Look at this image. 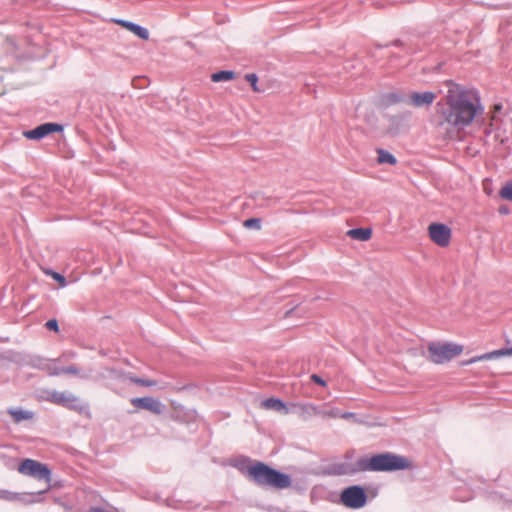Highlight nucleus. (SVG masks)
<instances>
[{
    "label": "nucleus",
    "mask_w": 512,
    "mask_h": 512,
    "mask_svg": "<svg viewBox=\"0 0 512 512\" xmlns=\"http://www.w3.org/2000/svg\"><path fill=\"white\" fill-rule=\"evenodd\" d=\"M493 352H494V358L498 359V358L503 357V356L512 355V347L511 348H503V349L494 350Z\"/></svg>",
    "instance_id": "obj_32"
},
{
    "label": "nucleus",
    "mask_w": 512,
    "mask_h": 512,
    "mask_svg": "<svg viewBox=\"0 0 512 512\" xmlns=\"http://www.w3.org/2000/svg\"><path fill=\"white\" fill-rule=\"evenodd\" d=\"M495 108H496V110H499V109H501V106L500 105H496Z\"/></svg>",
    "instance_id": "obj_41"
},
{
    "label": "nucleus",
    "mask_w": 512,
    "mask_h": 512,
    "mask_svg": "<svg viewBox=\"0 0 512 512\" xmlns=\"http://www.w3.org/2000/svg\"><path fill=\"white\" fill-rule=\"evenodd\" d=\"M235 73L230 70H222L211 75L213 82L230 81L234 79Z\"/></svg>",
    "instance_id": "obj_22"
},
{
    "label": "nucleus",
    "mask_w": 512,
    "mask_h": 512,
    "mask_svg": "<svg viewBox=\"0 0 512 512\" xmlns=\"http://www.w3.org/2000/svg\"><path fill=\"white\" fill-rule=\"evenodd\" d=\"M7 412L12 416L15 423H20L24 420H32L34 418V413L29 410L9 408Z\"/></svg>",
    "instance_id": "obj_18"
},
{
    "label": "nucleus",
    "mask_w": 512,
    "mask_h": 512,
    "mask_svg": "<svg viewBox=\"0 0 512 512\" xmlns=\"http://www.w3.org/2000/svg\"><path fill=\"white\" fill-rule=\"evenodd\" d=\"M247 477L260 487L285 489L291 486V477L263 462H256L246 471Z\"/></svg>",
    "instance_id": "obj_2"
},
{
    "label": "nucleus",
    "mask_w": 512,
    "mask_h": 512,
    "mask_svg": "<svg viewBox=\"0 0 512 512\" xmlns=\"http://www.w3.org/2000/svg\"><path fill=\"white\" fill-rule=\"evenodd\" d=\"M491 132H492L491 128H486V129H485V134H486V135L491 134Z\"/></svg>",
    "instance_id": "obj_39"
},
{
    "label": "nucleus",
    "mask_w": 512,
    "mask_h": 512,
    "mask_svg": "<svg viewBox=\"0 0 512 512\" xmlns=\"http://www.w3.org/2000/svg\"><path fill=\"white\" fill-rule=\"evenodd\" d=\"M97 377L98 379L105 380L106 385L111 388L114 382H124L129 380L130 375L115 368H105Z\"/></svg>",
    "instance_id": "obj_12"
},
{
    "label": "nucleus",
    "mask_w": 512,
    "mask_h": 512,
    "mask_svg": "<svg viewBox=\"0 0 512 512\" xmlns=\"http://www.w3.org/2000/svg\"><path fill=\"white\" fill-rule=\"evenodd\" d=\"M89 512H107V511H105L103 508L93 507L90 509Z\"/></svg>",
    "instance_id": "obj_37"
},
{
    "label": "nucleus",
    "mask_w": 512,
    "mask_h": 512,
    "mask_svg": "<svg viewBox=\"0 0 512 512\" xmlns=\"http://www.w3.org/2000/svg\"><path fill=\"white\" fill-rule=\"evenodd\" d=\"M351 417H354V413L352 412H344V413H341L340 412V416L339 418H343V419H349Z\"/></svg>",
    "instance_id": "obj_35"
},
{
    "label": "nucleus",
    "mask_w": 512,
    "mask_h": 512,
    "mask_svg": "<svg viewBox=\"0 0 512 512\" xmlns=\"http://www.w3.org/2000/svg\"><path fill=\"white\" fill-rule=\"evenodd\" d=\"M347 236L358 241H368L372 236L370 228H354L347 231Z\"/></svg>",
    "instance_id": "obj_19"
},
{
    "label": "nucleus",
    "mask_w": 512,
    "mask_h": 512,
    "mask_svg": "<svg viewBox=\"0 0 512 512\" xmlns=\"http://www.w3.org/2000/svg\"><path fill=\"white\" fill-rule=\"evenodd\" d=\"M499 195L505 200L512 201V181L507 182L500 190Z\"/></svg>",
    "instance_id": "obj_26"
},
{
    "label": "nucleus",
    "mask_w": 512,
    "mask_h": 512,
    "mask_svg": "<svg viewBox=\"0 0 512 512\" xmlns=\"http://www.w3.org/2000/svg\"><path fill=\"white\" fill-rule=\"evenodd\" d=\"M245 228L259 230L261 228V219L250 218L243 222Z\"/></svg>",
    "instance_id": "obj_27"
},
{
    "label": "nucleus",
    "mask_w": 512,
    "mask_h": 512,
    "mask_svg": "<svg viewBox=\"0 0 512 512\" xmlns=\"http://www.w3.org/2000/svg\"><path fill=\"white\" fill-rule=\"evenodd\" d=\"M410 461L403 456L390 452L373 455L372 457H362L358 459V470L363 472H391L409 468Z\"/></svg>",
    "instance_id": "obj_3"
},
{
    "label": "nucleus",
    "mask_w": 512,
    "mask_h": 512,
    "mask_svg": "<svg viewBox=\"0 0 512 512\" xmlns=\"http://www.w3.org/2000/svg\"><path fill=\"white\" fill-rule=\"evenodd\" d=\"M115 22L120 24L121 26L125 27L130 32L134 33L140 39H142V40L149 39V31L145 27H142L134 22H130L127 20H122V19H117V20H115Z\"/></svg>",
    "instance_id": "obj_15"
},
{
    "label": "nucleus",
    "mask_w": 512,
    "mask_h": 512,
    "mask_svg": "<svg viewBox=\"0 0 512 512\" xmlns=\"http://www.w3.org/2000/svg\"><path fill=\"white\" fill-rule=\"evenodd\" d=\"M429 236L434 243L440 247H446L450 243L451 230L441 223H433L429 225Z\"/></svg>",
    "instance_id": "obj_9"
},
{
    "label": "nucleus",
    "mask_w": 512,
    "mask_h": 512,
    "mask_svg": "<svg viewBox=\"0 0 512 512\" xmlns=\"http://www.w3.org/2000/svg\"><path fill=\"white\" fill-rule=\"evenodd\" d=\"M48 400L54 404L75 410L77 412H83L88 408L87 404L82 403L79 397L69 391H53L50 393Z\"/></svg>",
    "instance_id": "obj_7"
},
{
    "label": "nucleus",
    "mask_w": 512,
    "mask_h": 512,
    "mask_svg": "<svg viewBox=\"0 0 512 512\" xmlns=\"http://www.w3.org/2000/svg\"><path fill=\"white\" fill-rule=\"evenodd\" d=\"M311 380L321 386H325L326 385V382L317 374H312L311 375Z\"/></svg>",
    "instance_id": "obj_34"
},
{
    "label": "nucleus",
    "mask_w": 512,
    "mask_h": 512,
    "mask_svg": "<svg viewBox=\"0 0 512 512\" xmlns=\"http://www.w3.org/2000/svg\"><path fill=\"white\" fill-rule=\"evenodd\" d=\"M367 493L360 485L344 488L340 494V503L350 509H361L367 503Z\"/></svg>",
    "instance_id": "obj_5"
},
{
    "label": "nucleus",
    "mask_w": 512,
    "mask_h": 512,
    "mask_svg": "<svg viewBox=\"0 0 512 512\" xmlns=\"http://www.w3.org/2000/svg\"><path fill=\"white\" fill-rule=\"evenodd\" d=\"M376 153L379 164L395 165L397 163L395 156L385 149L377 148Z\"/></svg>",
    "instance_id": "obj_20"
},
{
    "label": "nucleus",
    "mask_w": 512,
    "mask_h": 512,
    "mask_svg": "<svg viewBox=\"0 0 512 512\" xmlns=\"http://www.w3.org/2000/svg\"><path fill=\"white\" fill-rule=\"evenodd\" d=\"M483 111L476 90L449 83L446 95L437 103L438 126L449 125L459 131L469 126Z\"/></svg>",
    "instance_id": "obj_1"
},
{
    "label": "nucleus",
    "mask_w": 512,
    "mask_h": 512,
    "mask_svg": "<svg viewBox=\"0 0 512 512\" xmlns=\"http://www.w3.org/2000/svg\"><path fill=\"white\" fill-rule=\"evenodd\" d=\"M131 404L142 410H147L155 415H160L165 411L166 406L159 400L151 396L135 397L130 400Z\"/></svg>",
    "instance_id": "obj_8"
},
{
    "label": "nucleus",
    "mask_w": 512,
    "mask_h": 512,
    "mask_svg": "<svg viewBox=\"0 0 512 512\" xmlns=\"http://www.w3.org/2000/svg\"><path fill=\"white\" fill-rule=\"evenodd\" d=\"M393 45L394 46H400L401 45V41L400 40H396L393 42Z\"/></svg>",
    "instance_id": "obj_38"
},
{
    "label": "nucleus",
    "mask_w": 512,
    "mask_h": 512,
    "mask_svg": "<svg viewBox=\"0 0 512 512\" xmlns=\"http://www.w3.org/2000/svg\"><path fill=\"white\" fill-rule=\"evenodd\" d=\"M261 407L267 410H274L283 414H289L291 409L278 398H267L261 402Z\"/></svg>",
    "instance_id": "obj_16"
},
{
    "label": "nucleus",
    "mask_w": 512,
    "mask_h": 512,
    "mask_svg": "<svg viewBox=\"0 0 512 512\" xmlns=\"http://www.w3.org/2000/svg\"><path fill=\"white\" fill-rule=\"evenodd\" d=\"M63 130V126L57 123H45L42 125L37 126L36 128L25 131L23 135L32 140H40L47 135L54 133V132H60Z\"/></svg>",
    "instance_id": "obj_11"
},
{
    "label": "nucleus",
    "mask_w": 512,
    "mask_h": 512,
    "mask_svg": "<svg viewBox=\"0 0 512 512\" xmlns=\"http://www.w3.org/2000/svg\"><path fill=\"white\" fill-rule=\"evenodd\" d=\"M28 364L33 368L45 371L49 376H58V366L54 364L53 360L41 356H33L29 359Z\"/></svg>",
    "instance_id": "obj_13"
},
{
    "label": "nucleus",
    "mask_w": 512,
    "mask_h": 512,
    "mask_svg": "<svg viewBox=\"0 0 512 512\" xmlns=\"http://www.w3.org/2000/svg\"><path fill=\"white\" fill-rule=\"evenodd\" d=\"M6 43H7L11 48H13V49H16V48H17V47H16V43H15V41H14L12 38H9V37H8V38L6 39Z\"/></svg>",
    "instance_id": "obj_36"
},
{
    "label": "nucleus",
    "mask_w": 512,
    "mask_h": 512,
    "mask_svg": "<svg viewBox=\"0 0 512 512\" xmlns=\"http://www.w3.org/2000/svg\"><path fill=\"white\" fill-rule=\"evenodd\" d=\"M47 275H50L54 280H56L62 287L66 286V278L58 272L53 270H47Z\"/></svg>",
    "instance_id": "obj_29"
},
{
    "label": "nucleus",
    "mask_w": 512,
    "mask_h": 512,
    "mask_svg": "<svg viewBox=\"0 0 512 512\" xmlns=\"http://www.w3.org/2000/svg\"><path fill=\"white\" fill-rule=\"evenodd\" d=\"M45 326H46V328L48 330H52V331H55V332L59 331V325H58V321L56 319L48 320L46 322Z\"/></svg>",
    "instance_id": "obj_33"
},
{
    "label": "nucleus",
    "mask_w": 512,
    "mask_h": 512,
    "mask_svg": "<svg viewBox=\"0 0 512 512\" xmlns=\"http://www.w3.org/2000/svg\"><path fill=\"white\" fill-rule=\"evenodd\" d=\"M406 102V98L401 96L400 94L396 92H389L382 94L379 98V105L382 107H389L391 105L400 103V102Z\"/></svg>",
    "instance_id": "obj_17"
},
{
    "label": "nucleus",
    "mask_w": 512,
    "mask_h": 512,
    "mask_svg": "<svg viewBox=\"0 0 512 512\" xmlns=\"http://www.w3.org/2000/svg\"><path fill=\"white\" fill-rule=\"evenodd\" d=\"M292 408L297 409L298 416L303 420H308L312 416H316L321 413V409L311 403H295L292 404Z\"/></svg>",
    "instance_id": "obj_14"
},
{
    "label": "nucleus",
    "mask_w": 512,
    "mask_h": 512,
    "mask_svg": "<svg viewBox=\"0 0 512 512\" xmlns=\"http://www.w3.org/2000/svg\"><path fill=\"white\" fill-rule=\"evenodd\" d=\"M335 473L338 475H349V474H355L357 472H362L361 470H358V460L354 464V466L347 464V463H341L337 464L334 467Z\"/></svg>",
    "instance_id": "obj_21"
},
{
    "label": "nucleus",
    "mask_w": 512,
    "mask_h": 512,
    "mask_svg": "<svg viewBox=\"0 0 512 512\" xmlns=\"http://www.w3.org/2000/svg\"><path fill=\"white\" fill-rule=\"evenodd\" d=\"M57 370H58V376L60 374H62V373L71 374V375H80L79 368H77L74 365L67 366V367H60V366H58Z\"/></svg>",
    "instance_id": "obj_28"
},
{
    "label": "nucleus",
    "mask_w": 512,
    "mask_h": 512,
    "mask_svg": "<svg viewBox=\"0 0 512 512\" xmlns=\"http://www.w3.org/2000/svg\"><path fill=\"white\" fill-rule=\"evenodd\" d=\"M18 472L39 481L51 482V470L46 464L33 459H25L18 467Z\"/></svg>",
    "instance_id": "obj_6"
},
{
    "label": "nucleus",
    "mask_w": 512,
    "mask_h": 512,
    "mask_svg": "<svg viewBox=\"0 0 512 512\" xmlns=\"http://www.w3.org/2000/svg\"><path fill=\"white\" fill-rule=\"evenodd\" d=\"M500 212L503 213V214H506V213H508V209L507 208H501Z\"/></svg>",
    "instance_id": "obj_40"
},
{
    "label": "nucleus",
    "mask_w": 512,
    "mask_h": 512,
    "mask_svg": "<svg viewBox=\"0 0 512 512\" xmlns=\"http://www.w3.org/2000/svg\"><path fill=\"white\" fill-rule=\"evenodd\" d=\"M494 352L491 351V352H488V353H484L482 355H479V356H475L471 359H468V360H464L461 362V365L462 366H468V365H471L473 363H476V362H479V361H484V360H494Z\"/></svg>",
    "instance_id": "obj_24"
},
{
    "label": "nucleus",
    "mask_w": 512,
    "mask_h": 512,
    "mask_svg": "<svg viewBox=\"0 0 512 512\" xmlns=\"http://www.w3.org/2000/svg\"><path fill=\"white\" fill-rule=\"evenodd\" d=\"M0 499L8 502L21 501L23 496L21 493L0 489Z\"/></svg>",
    "instance_id": "obj_23"
},
{
    "label": "nucleus",
    "mask_w": 512,
    "mask_h": 512,
    "mask_svg": "<svg viewBox=\"0 0 512 512\" xmlns=\"http://www.w3.org/2000/svg\"><path fill=\"white\" fill-rule=\"evenodd\" d=\"M436 99V94L432 91H412L407 95L406 102L407 104L413 107H428L430 106L434 100Z\"/></svg>",
    "instance_id": "obj_10"
},
{
    "label": "nucleus",
    "mask_w": 512,
    "mask_h": 512,
    "mask_svg": "<svg viewBox=\"0 0 512 512\" xmlns=\"http://www.w3.org/2000/svg\"><path fill=\"white\" fill-rule=\"evenodd\" d=\"M319 416H321L323 418H339L340 411L336 408H332L329 410H321V413L319 414Z\"/></svg>",
    "instance_id": "obj_30"
},
{
    "label": "nucleus",
    "mask_w": 512,
    "mask_h": 512,
    "mask_svg": "<svg viewBox=\"0 0 512 512\" xmlns=\"http://www.w3.org/2000/svg\"><path fill=\"white\" fill-rule=\"evenodd\" d=\"M462 351V345L450 342H431L428 345L429 359L435 364H443L449 362L454 357L460 355Z\"/></svg>",
    "instance_id": "obj_4"
},
{
    "label": "nucleus",
    "mask_w": 512,
    "mask_h": 512,
    "mask_svg": "<svg viewBox=\"0 0 512 512\" xmlns=\"http://www.w3.org/2000/svg\"><path fill=\"white\" fill-rule=\"evenodd\" d=\"M245 79L251 84L252 89L255 92L259 91V88L257 86L258 77H257V75L255 73L246 74L245 75Z\"/></svg>",
    "instance_id": "obj_31"
},
{
    "label": "nucleus",
    "mask_w": 512,
    "mask_h": 512,
    "mask_svg": "<svg viewBox=\"0 0 512 512\" xmlns=\"http://www.w3.org/2000/svg\"><path fill=\"white\" fill-rule=\"evenodd\" d=\"M129 381L134 384L145 386V387H152V386L157 385V382L155 380L143 379V378H139V377H135V376H131V375L129 377Z\"/></svg>",
    "instance_id": "obj_25"
}]
</instances>
